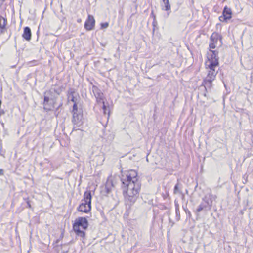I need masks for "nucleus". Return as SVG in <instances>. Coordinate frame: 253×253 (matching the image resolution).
<instances>
[{"instance_id": "5701e85b", "label": "nucleus", "mask_w": 253, "mask_h": 253, "mask_svg": "<svg viewBox=\"0 0 253 253\" xmlns=\"http://www.w3.org/2000/svg\"><path fill=\"white\" fill-rule=\"evenodd\" d=\"M49 92L50 93H56L57 95H59L61 93V91L59 89L51 88L49 89Z\"/></svg>"}, {"instance_id": "a211bd4d", "label": "nucleus", "mask_w": 253, "mask_h": 253, "mask_svg": "<svg viewBox=\"0 0 253 253\" xmlns=\"http://www.w3.org/2000/svg\"><path fill=\"white\" fill-rule=\"evenodd\" d=\"M103 138L107 141L111 142L114 139V135L109 131L108 132H104L103 133Z\"/></svg>"}, {"instance_id": "a878e982", "label": "nucleus", "mask_w": 253, "mask_h": 253, "mask_svg": "<svg viewBox=\"0 0 253 253\" xmlns=\"http://www.w3.org/2000/svg\"><path fill=\"white\" fill-rule=\"evenodd\" d=\"M176 212V218L177 221H179L180 219V211L179 210H175Z\"/></svg>"}, {"instance_id": "7ed1b4c3", "label": "nucleus", "mask_w": 253, "mask_h": 253, "mask_svg": "<svg viewBox=\"0 0 253 253\" xmlns=\"http://www.w3.org/2000/svg\"><path fill=\"white\" fill-rule=\"evenodd\" d=\"M88 225L89 223L86 217H80L76 218L73 224V230L77 236L84 238L85 236V232L81 230L80 227L85 230L87 229Z\"/></svg>"}, {"instance_id": "0eeeda50", "label": "nucleus", "mask_w": 253, "mask_h": 253, "mask_svg": "<svg viewBox=\"0 0 253 253\" xmlns=\"http://www.w3.org/2000/svg\"><path fill=\"white\" fill-rule=\"evenodd\" d=\"M232 17V12L230 8L225 6L222 12V15L219 17V20L221 22L227 23Z\"/></svg>"}, {"instance_id": "4c0bfd02", "label": "nucleus", "mask_w": 253, "mask_h": 253, "mask_svg": "<svg viewBox=\"0 0 253 253\" xmlns=\"http://www.w3.org/2000/svg\"><path fill=\"white\" fill-rule=\"evenodd\" d=\"M1 154V152H0V154Z\"/></svg>"}, {"instance_id": "20e7f679", "label": "nucleus", "mask_w": 253, "mask_h": 253, "mask_svg": "<svg viewBox=\"0 0 253 253\" xmlns=\"http://www.w3.org/2000/svg\"><path fill=\"white\" fill-rule=\"evenodd\" d=\"M43 105L44 110L49 111L53 108H55L57 96H55L54 93H50L49 90L45 91L43 93Z\"/></svg>"}, {"instance_id": "f03ea898", "label": "nucleus", "mask_w": 253, "mask_h": 253, "mask_svg": "<svg viewBox=\"0 0 253 253\" xmlns=\"http://www.w3.org/2000/svg\"><path fill=\"white\" fill-rule=\"evenodd\" d=\"M75 93L74 88H70L68 91L67 96L68 99L74 102L72 110V122L73 124V128L72 131L79 130L80 127L83 124V113L82 108H78L77 106L78 98L74 96Z\"/></svg>"}, {"instance_id": "2f4dec72", "label": "nucleus", "mask_w": 253, "mask_h": 253, "mask_svg": "<svg viewBox=\"0 0 253 253\" xmlns=\"http://www.w3.org/2000/svg\"><path fill=\"white\" fill-rule=\"evenodd\" d=\"M174 205H175V210L179 209V204L178 203V202L176 200L174 201Z\"/></svg>"}, {"instance_id": "4468645a", "label": "nucleus", "mask_w": 253, "mask_h": 253, "mask_svg": "<svg viewBox=\"0 0 253 253\" xmlns=\"http://www.w3.org/2000/svg\"><path fill=\"white\" fill-rule=\"evenodd\" d=\"M221 36L217 32H213L210 38L211 42H214L215 43H217L218 40L221 41Z\"/></svg>"}, {"instance_id": "f3484780", "label": "nucleus", "mask_w": 253, "mask_h": 253, "mask_svg": "<svg viewBox=\"0 0 253 253\" xmlns=\"http://www.w3.org/2000/svg\"><path fill=\"white\" fill-rule=\"evenodd\" d=\"M209 62V64L208 65V68L210 70L215 69V67H217L219 65V61L215 59L210 60H208Z\"/></svg>"}, {"instance_id": "f704fd0d", "label": "nucleus", "mask_w": 253, "mask_h": 253, "mask_svg": "<svg viewBox=\"0 0 253 253\" xmlns=\"http://www.w3.org/2000/svg\"><path fill=\"white\" fill-rule=\"evenodd\" d=\"M62 103H61V104H60V105H59V106H58L56 108V110H57L59 108V107H60L61 106H62Z\"/></svg>"}, {"instance_id": "9d476101", "label": "nucleus", "mask_w": 253, "mask_h": 253, "mask_svg": "<svg viewBox=\"0 0 253 253\" xmlns=\"http://www.w3.org/2000/svg\"><path fill=\"white\" fill-rule=\"evenodd\" d=\"M91 205H89L85 202L81 203L77 208L79 211L86 213H88L91 211Z\"/></svg>"}, {"instance_id": "9b49d317", "label": "nucleus", "mask_w": 253, "mask_h": 253, "mask_svg": "<svg viewBox=\"0 0 253 253\" xmlns=\"http://www.w3.org/2000/svg\"><path fill=\"white\" fill-rule=\"evenodd\" d=\"M213 80L205 78L202 83V85L204 86L206 92H207L208 89H211L212 87V82Z\"/></svg>"}, {"instance_id": "1a4fd4ad", "label": "nucleus", "mask_w": 253, "mask_h": 253, "mask_svg": "<svg viewBox=\"0 0 253 253\" xmlns=\"http://www.w3.org/2000/svg\"><path fill=\"white\" fill-rule=\"evenodd\" d=\"M95 21L92 15H88L84 23V28L87 31L93 30L95 27Z\"/></svg>"}, {"instance_id": "6e6552de", "label": "nucleus", "mask_w": 253, "mask_h": 253, "mask_svg": "<svg viewBox=\"0 0 253 253\" xmlns=\"http://www.w3.org/2000/svg\"><path fill=\"white\" fill-rule=\"evenodd\" d=\"M114 185L112 180L108 179L104 186L101 189V193L103 196H108L111 194Z\"/></svg>"}, {"instance_id": "2eb2a0df", "label": "nucleus", "mask_w": 253, "mask_h": 253, "mask_svg": "<svg viewBox=\"0 0 253 253\" xmlns=\"http://www.w3.org/2000/svg\"><path fill=\"white\" fill-rule=\"evenodd\" d=\"M7 23V19L2 16H0V32L3 33L5 29V26Z\"/></svg>"}, {"instance_id": "393cba45", "label": "nucleus", "mask_w": 253, "mask_h": 253, "mask_svg": "<svg viewBox=\"0 0 253 253\" xmlns=\"http://www.w3.org/2000/svg\"><path fill=\"white\" fill-rule=\"evenodd\" d=\"M102 109H103V113L104 114H108V115H109L110 111H109V109L108 108V107L105 104L103 105Z\"/></svg>"}, {"instance_id": "412c9836", "label": "nucleus", "mask_w": 253, "mask_h": 253, "mask_svg": "<svg viewBox=\"0 0 253 253\" xmlns=\"http://www.w3.org/2000/svg\"><path fill=\"white\" fill-rule=\"evenodd\" d=\"M210 51L211 52V57L208 58V60H209V59L213 60L216 59L219 61V57H218V51L216 50H212L211 49H210Z\"/></svg>"}, {"instance_id": "f257e3e1", "label": "nucleus", "mask_w": 253, "mask_h": 253, "mask_svg": "<svg viewBox=\"0 0 253 253\" xmlns=\"http://www.w3.org/2000/svg\"><path fill=\"white\" fill-rule=\"evenodd\" d=\"M123 193L125 197L126 211L129 212L131 207L135 203L139 196L141 182L138 173L134 170H130L122 175L121 178Z\"/></svg>"}, {"instance_id": "473e14b6", "label": "nucleus", "mask_w": 253, "mask_h": 253, "mask_svg": "<svg viewBox=\"0 0 253 253\" xmlns=\"http://www.w3.org/2000/svg\"><path fill=\"white\" fill-rule=\"evenodd\" d=\"M33 63V65H36L38 64V61L36 60H33L32 61H31L29 64Z\"/></svg>"}, {"instance_id": "58836bf2", "label": "nucleus", "mask_w": 253, "mask_h": 253, "mask_svg": "<svg viewBox=\"0 0 253 253\" xmlns=\"http://www.w3.org/2000/svg\"><path fill=\"white\" fill-rule=\"evenodd\" d=\"M1 154V152H0V154Z\"/></svg>"}, {"instance_id": "aec40b11", "label": "nucleus", "mask_w": 253, "mask_h": 253, "mask_svg": "<svg viewBox=\"0 0 253 253\" xmlns=\"http://www.w3.org/2000/svg\"><path fill=\"white\" fill-rule=\"evenodd\" d=\"M217 72H216L215 69H213V70L209 69L208 74L206 78L214 80L215 79V77L217 75Z\"/></svg>"}, {"instance_id": "f8f14e48", "label": "nucleus", "mask_w": 253, "mask_h": 253, "mask_svg": "<svg viewBox=\"0 0 253 253\" xmlns=\"http://www.w3.org/2000/svg\"><path fill=\"white\" fill-rule=\"evenodd\" d=\"M31 31L30 28L28 27H25L24 28L23 33L22 34V37L24 39L27 41H29L31 39Z\"/></svg>"}, {"instance_id": "dca6fc26", "label": "nucleus", "mask_w": 253, "mask_h": 253, "mask_svg": "<svg viewBox=\"0 0 253 253\" xmlns=\"http://www.w3.org/2000/svg\"><path fill=\"white\" fill-rule=\"evenodd\" d=\"M92 92L95 98L104 96L103 93L101 92L100 89H99L98 87L94 85H92Z\"/></svg>"}, {"instance_id": "39448f33", "label": "nucleus", "mask_w": 253, "mask_h": 253, "mask_svg": "<svg viewBox=\"0 0 253 253\" xmlns=\"http://www.w3.org/2000/svg\"><path fill=\"white\" fill-rule=\"evenodd\" d=\"M214 196L209 194L205 195L203 198L202 201L198 206V208L194 211L198 215L199 212L202 211H207L211 209L212 205L213 199Z\"/></svg>"}, {"instance_id": "c85d7f7f", "label": "nucleus", "mask_w": 253, "mask_h": 253, "mask_svg": "<svg viewBox=\"0 0 253 253\" xmlns=\"http://www.w3.org/2000/svg\"><path fill=\"white\" fill-rule=\"evenodd\" d=\"M183 209L186 214L189 216V217H190V216H191V214L190 211L188 210V209L186 207H183Z\"/></svg>"}, {"instance_id": "cd10ccee", "label": "nucleus", "mask_w": 253, "mask_h": 253, "mask_svg": "<svg viewBox=\"0 0 253 253\" xmlns=\"http://www.w3.org/2000/svg\"><path fill=\"white\" fill-rule=\"evenodd\" d=\"M216 45L217 43L210 42L209 43V47L210 49H214L216 47Z\"/></svg>"}, {"instance_id": "c756f323", "label": "nucleus", "mask_w": 253, "mask_h": 253, "mask_svg": "<svg viewBox=\"0 0 253 253\" xmlns=\"http://www.w3.org/2000/svg\"><path fill=\"white\" fill-rule=\"evenodd\" d=\"M63 238V233L62 232L59 238H58V239H57V240H56V241L54 242V244H58L59 241Z\"/></svg>"}, {"instance_id": "423d86ee", "label": "nucleus", "mask_w": 253, "mask_h": 253, "mask_svg": "<svg viewBox=\"0 0 253 253\" xmlns=\"http://www.w3.org/2000/svg\"><path fill=\"white\" fill-rule=\"evenodd\" d=\"M89 158L90 162H93V165H101L102 164L104 160L103 155L99 152L97 149L94 150L93 149H91V153L89 154Z\"/></svg>"}, {"instance_id": "bb28decb", "label": "nucleus", "mask_w": 253, "mask_h": 253, "mask_svg": "<svg viewBox=\"0 0 253 253\" xmlns=\"http://www.w3.org/2000/svg\"><path fill=\"white\" fill-rule=\"evenodd\" d=\"M100 26L102 29L107 28L109 26V23L108 22L101 23Z\"/></svg>"}, {"instance_id": "6ab92c4d", "label": "nucleus", "mask_w": 253, "mask_h": 253, "mask_svg": "<svg viewBox=\"0 0 253 253\" xmlns=\"http://www.w3.org/2000/svg\"><path fill=\"white\" fill-rule=\"evenodd\" d=\"M163 2L164 5L163 7L162 8V9L163 10L168 11V13H167L168 15H169V11L170 10V8H171L170 4L169 2V0H163Z\"/></svg>"}, {"instance_id": "4be33fe9", "label": "nucleus", "mask_w": 253, "mask_h": 253, "mask_svg": "<svg viewBox=\"0 0 253 253\" xmlns=\"http://www.w3.org/2000/svg\"><path fill=\"white\" fill-rule=\"evenodd\" d=\"M173 193L175 194L178 193L182 194V191L179 189V183L178 182L174 186Z\"/></svg>"}, {"instance_id": "e433bc0d", "label": "nucleus", "mask_w": 253, "mask_h": 253, "mask_svg": "<svg viewBox=\"0 0 253 253\" xmlns=\"http://www.w3.org/2000/svg\"><path fill=\"white\" fill-rule=\"evenodd\" d=\"M204 96H206V93H204Z\"/></svg>"}, {"instance_id": "72a5a7b5", "label": "nucleus", "mask_w": 253, "mask_h": 253, "mask_svg": "<svg viewBox=\"0 0 253 253\" xmlns=\"http://www.w3.org/2000/svg\"><path fill=\"white\" fill-rule=\"evenodd\" d=\"M4 174V171L2 169H0V175H3Z\"/></svg>"}, {"instance_id": "c9c22d12", "label": "nucleus", "mask_w": 253, "mask_h": 253, "mask_svg": "<svg viewBox=\"0 0 253 253\" xmlns=\"http://www.w3.org/2000/svg\"><path fill=\"white\" fill-rule=\"evenodd\" d=\"M81 19H78V20H77L78 22H81Z\"/></svg>"}, {"instance_id": "b1692460", "label": "nucleus", "mask_w": 253, "mask_h": 253, "mask_svg": "<svg viewBox=\"0 0 253 253\" xmlns=\"http://www.w3.org/2000/svg\"><path fill=\"white\" fill-rule=\"evenodd\" d=\"M96 99L98 103H102L103 105L105 104V102L104 101V96L96 98Z\"/></svg>"}, {"instance_id": "ddd939ff", "label": "nucleus", "mask_w": 253, "mask_h": 253, "mask_svg": "<svg viewBox=\"0 0 253 253\" xmlns=\"http://www.w3.org/2000/svg\"><path fill=\"white\" fill-rule=\"evenodd\" d=\"M91 199L92 195L91 191L87 190L84 193V199L82 200V201H84V202L87 203L89 205H91Z\"/></svg>"}, {"instance_id": "7c9ffc66", "label": "nucleus", "mask_w": 253, "mask_h": 253, "mask_svg": "<svg viewBox=\"0 0 253 253\" xmlns=\"http://www.w3.org/2000/svg\"><path fill=\"white\" fill-rule=\"evenodd\" d=\"M25 200H26L27 208H28L29 209H31L32 206L31 205L30 201L29 200H28V199H25Z\"/></svg>"}]
</instances>
